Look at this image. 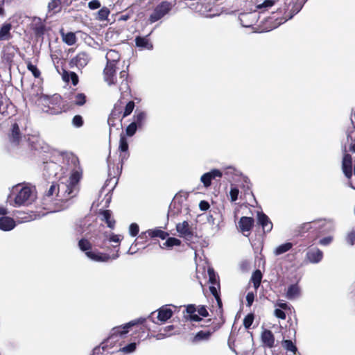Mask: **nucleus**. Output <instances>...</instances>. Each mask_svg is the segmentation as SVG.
I'll return each mask as SVG.
<instances>
[{"label": "nucleus", "mask_w": 355, "mask_h": 355, "mask_svg": "<svg viewBox=\"0 0 355 355\" xmlns=\"http://www.w3.org/2000/svg\"><path fill=\"white\" fill-rule=\"evenodd\" d=\"M80 178V172L76 170L68 179L62 180L58 184H51L43 197L44 209L49 212L60 211L65 209L67 207H62V205L59 204L77 195Z\"/></svg>", "instance_id": "1"}, {"label": "nucleus", "mask_w": 355, "mask_h": 355, "mask_svg": "<svg viewBox=\"0 0 355 355\" xmlns=\"http://www.w3.org/2000/svg\"><path fill=\"white\" fill-rule=\"evenodd\" d=\"M10 142L14 147H18L21 153L28 154L33 150H45L46 144L37 135L21 137L19 125L15 123L12 125L11 132L9 136Z\"/></svg>", "instance_id": "2"}, {"label": "nucleus", "mask_w": 355, "mask_h": 355, "mask_svg": "<svg viewBox=\"0 0 355 355\" xmlns=\"http://www.w3.org/2000/svg\"><path fill=\"white\" fill-rule=\"evenodd\" d=\"M36 198L35 189L27 184H18L10 189L8 202L14 207L28 206Z\"/></svg>", "instance_id": "3"}, {"label": "nucleus", "mask_w": 355, "mask_h": 355, "mask_svg": "<svg viewBox=\"0 0 355 355\" xmlns=\"http://www.w3.org/2000/svg\"><path fill=\"white\" fill-rule=\"evenodd\" d=\"M31 100L40 107L44 112L47 114L53 115L58 114L63 111L62 98L58 94L48 96L37 93L35 96H34V94H32Z\"/></svg>", "instance_id": "4"}, {"label": "nucleus", "mask_w": 355, "mask_h": 355, "mask_svg": "<svg viewBox=\"0 0 355 355\" xmlns=\"http://www.w3.org/2000/svg\"><path fill=\"white\" fill-rule=\"evenodd\" d=\"M78 247L80 250L85 252L86 256L92 261L97 262H107L110 259H116L119 257L118 254L119 249L116 254L112 257L107 254L100 252L97 250H91L92 244L89 241L85 238H82L78 241Z\"/></svg>", "instance_id": "5"}, {"label": "nucleus", "mask_w": 355, "mask_h": 355, "mask_svg": "<svg viewBox=\"0 0 355 355\" xmlns=\"http://www.w3.org/2000/svg\"><path fill=\"white\" fill-rule=\"evenodd\" d=\"M148 114L146 111L137 109L135 111L132 121L126 128L125 132L129 137L133 136L137 129H142L147 121Z\"/></svg>", "instance_id": "6"}, {"label": "nucleus", "mask_w": 355, "mask_h": 355, "mask_svg": "<svg viewBox=\"0 0 355 355\" xmlns=\"http://www.w3.org/2000/svg\"><path fill=\"white\" fill-rule=\"evenodd\" d=\"M119 150H120L119 158L121 162V167H117L116 171H115L114 165L112 166V164L110 162V157H108L107 166L110 175L116 176V175L120 174L121 172L123 162L126 160L129 157L128 144L126 138L124 136H122L120 138Z\"/></svg>", "instance_id": "7"}, {"label": "nucleus", "mask_w": 355, "mask_h": 355, "mask_svg": "<svg viewBox=\"0 0 355 355\" xmlns=\"http://www.w3.org/2000/svg\"><path fill=\"white\" fill-rule=\"evenodd\" d=\"M96 223L91 217H85L77 220L73 226V232L76 236H79L83 234L89 235L92 234L96 226Z\"/></svg>", "instance_id": "8"}, {"label": "nucleus", "mask_w": 355, "mask_h": 355, "mask_svg": "<svg viewBox=\"0 0 355 355\" xmlns=\"http://www.w3.org/2000/svg\"><path fill=\"white\" fill-rule=\"evenodd\" d=\"M334 224L331 220L319 219L312 222L305 223L301 226L302 231H308L311 229L320 230L321 232L332 231Z\"/></svg>", "instance_id": "9"}, {"label": "nucleus", "mask_w": 355, "mask_h": 355, "mask_svg": "<svg viewBox=\"0 0 355 355\" xmlns=\"http://www.w3.org/2000/svg\"><path fill=\"white\" fill-rule=\"evenodd\" d=\"M172 8L173 5L171 2L162 1L153 10L152 12L149 15L148 21L150 24H153L160 20L169 13Z\"/></svg>", "instance_id": "10"}, {"label": "nucleus", "mask_w": 355, "mask_h": 355, "mask_svg": "<svg viewBox=\"0 0 355 355\" xmlns=\"http://www.w3.org/2000/svg\"><path fill=\"white\" fill-rule=\"evenodd\" d=\"M307 0H286L285 11L286 21L291 19L295 15L298 13L302 8L304 4Z\"/></svg>", "instance_id": "11"}, {"label": "nucleus", "mask_w": 355, "mask_h": 355, "mask_svg": "<svg viewBox=\"0 0 355 355\" xmlns=\"http://www.w3.org/2000/svg\"><path fill=\"white\" fill-rule=\"evenodd\" d=\"M90 60V55L87 53L82 51L71 58L69 64L71 68H76L78 70H82L87 65Z\"/></svg>", "instance_id": "12"}, {"label": "nucleus", "mask_w": 355, "mask_h": 355, "mask_svg": "<svg viewBox=\"0 0 355 355\" xmlns=\"http://www.w3.org/2000/svg\"><path fill=\"white\" fill-rule=\"evenodd\" d=\"M145 320V318H139L136 320H133L123 325L115 327L112 329V336H122L128 333L129 329L131 327L139 324H142Z\"/></svg>", "instance_id": "13"}, {"label": "nucleus", "mask_w": 355, "mask_h": 355, "mask_svg": "<svg viewBox=\"0 0 355 355\" xmlns=\"http://www.w3.org/2000/svg\"><path fill=\"white\" fill-rule=\"evenodd\" d=\"M176 230L179 236L187 241H191L194 236L193 232L189 223L186 220L176 225Z\"/></svg>", "instance_id": "14"}, {"label": "nucleus", "mask_w": 355, "mask_h": 355, "mask_svg": "<svg viewBox=\"0 0 355 355\" xmlns=\"http://www.w3.org/2000/svg\"><path fill=\"white\" fill-rule=\"evenodd\" d=\"M116 66L106 64L103 70L104 80L109 85H112L117 83L116 76Z\"/></svg>", "instance_id": "15"}, {"label": "nucleus", "mask_w": 355, "mask_h": 355, "mask_svg": "<svg viewBox=\"0 0 355 355\" xmlns=\"http://www.w3.org/2000/svg\"><path fill=\"white\" fill-rule=\"evenodd\" d=\"M223 176L222 172L218 169H212L209 172L204 173L201 178L200 181L205 187H209L211 184V180L216 178H221Z\"/></svg>", "instance_id": "16"}, {"label": "nucleus", "mask_w": 355, "mask_h": 355, "mask_svg": "<svg viewBox=\"0 0 355 355\" xmlns=\"http://www.w3.org/2000/svg\"><path fill=\"white\" fill-rule=\"evenodd\" d=\"M96 236L98 237L99 239L103 240V243L106 241H108L110 243H114L116 245H113V248H119L121 241H122L123 236L121 234H115L114 233H107L105 232L102 235L96 234ZM103 243H102L103 245Z\"/></svg>", "instance_id": "17"}, {"label": "nucleus", "mask_w": 355, "mask_h": 355, "mask_svg": "<svg viewBox=\"0 0 355 355\" xmlns=\"http://www.w3.org/2000/svg\"><path fill=\"white\" fill-rule=\"evenodd\" d=\"M302 290L297 284H291L286 292L285 296L288 300H295L300 297Z\"/></svg>", "instance_id": "18"}, {"label": "nucleus", "mask_w": 355, "mask_h": 355, "mask_svg": "<svg viewBox=\"0 0 355 355\" xmlns=\"http://www.w3.org/2000/svg\"><path fill=\"white\" fill-rule=\"evenodd\" d=\"M342 169L345 175L350 178L352 175V159L349 154L345 153L343 158Z\"/></svg>", "instance_id": "19"}, {"label": "nucleus", "mask_w": 355, "mask_h": 355, "mask_svg": "<svg viewBox=\"0 0 355 355\" xmlns=\"http://www.w3.org/2000/svg\"><path fill=\"white\" fill-rule=\"evenodd\" d=\"M257 12L243 13L240 15V21L243 26L250 27L257 20Z\"/></svg>", "instance_id": "20"}, {"label": "nucleus", "mask_w": 355, "mask_h": 355, "mask_svg": "<svg viewBox=\"0 0 355 355\" xmlns=\"http://www.w3.org/2000/svg\"><path fill=\"white\" fill-rule=\"evenodd\" d=\"M258 223L262 227L263 232H270L272 229V223L268 216L263 212L257 214Z\"/></svg>", "instance_id": "21"}, {"label": "nucleus", "mask_w": 355, "mask_h": 355, "mask_svg": "<svg viewBox=\"0 0 355 355\" xmlns=\"http://www.w3.org/2000/svg\"><path fill=\"white\" fill-rule=\"evenodd\" d=\"M98 217L101 221L105 222L108 227L110 229L114 228L115 220L112 218V211L110 210H101L98 213Z\"/></svg>", "instance_id": "22"}, {"label": "nucleus", "mask_w": 355, "mask_h": 355, "mask_svg": "<svg viewBox=\"0 0 355 355\" xmlns=\"http://www.w3.org/2000/svg\"><path fill=\"white\" fill-rule=\"evenodd\" d=\"M323 253L318 248L310 249L306 252V258L312 263H318L322 259Z\"/></svg>", "instance_id": "23"}, {"label": "nucleus", "mask_w": 355, "mask_h": 355, "mask_svg": "<svg viewBox=\"0 0 355 355\" xmlns=\"http://www.w3.org/2000/svg\"><path fill=\"white\" fill-rule=\"evenodd\" d=\"M173 315V311L167 305L162 306L157 310V320L164 322L170 319Z\"/></svg>", "instance_id": "24"}, {"label": "nucleus", "mask_w": 355, "mask_h": 355, "mask_svg": "<svg viewBox=\"0 0 355 355\" xmlns=\"http://www.w3.org/2000/svg\"><path fill=\"white\" fill-rule=\"evenodd\" d=\"M254 224V219L251 217L243 216L239 221V227L242 232H250Z\"/></svg>", "instance_id": "25"}, {"label": "nucleus", "mask_w": 355, "mask_h": 355, "mask_svg": "<svg viewBox=\"0 0 355 355\" xmlns=\"http://www.w3.org/2000/svg\"><path fill=\"white\" fill-rule=\"evenodd\" d=\"M15 221L10 217L3 216L0 218V229L3 231H10L15 228Z\"/></svg>", "instance_id": "26"}, {"label": "nucleus", "mask_w": 355, "mask_h": 355, "mask_svg": "<svg viewBox=\"0 0 355 355\" xmlns=\"http://www.w3.org/2000/svg\"><path fill=\"white\" fill-rule=\"evenodd\" d=\"M128 73L125 70H122L120 72L119 79L121 80L119 83V90L122 94L127 92L129 90V85L128 83Z\"/></svg>", "instance_id": "27"}, {"label": "nucleus", "mask_w": 355, "mask_h": 355, "mask_svg": "<svg viewBox=\"0 0 355 355\" xmlns=\"http://www.w3.org/2000/svg\"><path fill=\"white\" fill-rule=\"evenodd\" d=\"M135 44L137 47L142 49H146L148 50H152L153 49V45L148 38V35L146 37H136Z\"/></svg>", "instance_id": "28"}, {"label": "nucleus", "mask_w": 355, "mask_h": 355, "mask_svg": "<svg viewBox=\"0 0 355 355\" xmlns=\"http://www.w3.org/2000/svg\"><path fill=\"white\" fill-rule=\"evenodd\" d=\"M261 340L264 345L269 348H272L275 343V337L270 330H264L261 334Z\"/></svg>", "instance_id": "29"}, {"label": "nucleus", "mask_w": 355, "mask_h": 355, "mask_svg": "<svg viewBox=\"0 0 355 355\" xmlns=\"http://www.w3.org/2000/svg\"><path fill=\"white\" fill-rule=\"evenodd\" d=\"M107 64L110 65H116L120 60L119 53L115 50H110L106 53Z\"/></svg>", "instance_id": "30"}, {"label": "nucleus", "mask_w": 355, "mask_h": 355, "mask_svg": "<svg viewBox=\"0 0 355 355\" xmlns=\"http://www.w3.org/2000/svg\"><path fill=\"white\" fill-rule=\"evenodd\" d=\"M60 35L62 41L69 46H72L76 44L77 41L75 33L72 32L64 33L63 30L60 31Z\"/></svg>", "instance_id": "31"}, {"label": "nucleus", "mask_w": 355, "mask_h": 355, "mask_svg": "<svg viewBox=\"0 0 355 355\" xmlns=\"http://www.w3.org/2000/svg\"><path fill=\"white\" fill-rule=\"evenodd\" d=\"M142 234H148V236H150L151 238L159 237L162 239H165L168 236L167 232H164L158 228L154 230H148L142 233Z\"/></svg>", "instance_id": "32"}, {"label": "nucleus", "mask_w": 355, "mask_h": 355, "mask_svg": "<svg viewBox=\"0 0 355 355\" xmlns=\"http://www.w3.org/2000/svg\"><path fill=\"white\" fill-rule=\"evenodd\" d=\"M12 26L10 24H4L0 29V40H8L11 38L10 30Z\"/></svg>", "instance_id": "33"}, {"label": "nucleus", "mask_w": 355, "mask_h": 355, "mask_svg": "<svg viewBox=\"0 0 355 355\" xmlns=\"http://www.w3.org/2000/svg\"><path fill=\"white\" fill-rule=\"evenodd\" d=\"M211 335L210 331H200L193 339V343H198L202 340H208Z\"/></svg>", "instance_id": "34"}, {"label": "nucleus", "mask_w": 355, "mask_h": 355, "mask_svg": "<svg viewBox=\"0 0 355 355\" xmlns=\"http://www.w3.org/2000/svg\"><path fill=\"white\" fill-rule=\"evenodd\" d=\"M62 78L66 82H69L71 80L73 85H76L78 83V77L75 72H67L64 71L62 75Z\"/></svg>", "instance_id": "35"}, {"label": "nucleus", "mask_w": 355, "mask_h": 355, "mask_svg": "<svg viewBox=\"0 0 355 355\" xmlns=\"http://www.w3.org/2000/svg\"><path fill=\"white\" fill-rule=\"evenodd\" d=\"M292 246H293V244L291 243H289V242L285 243L284 244H282V245L277 246L275 248L274 253L277 256L282 254L288 252V250H290L291 249Z\"/></svg>", "instance_id": "36"}, {"label": "nucleus", "mask_w": 355, "mask_h": 355, "mask_svg": "<svg viewBox=\"0 0 355 355\" xmlns=\"http://www.w3.org/2000/svg\"><path fill=\"white\" fill-rule=\"evenodd\" d=\"M262 279V274L259 270H255L251 277L255 291L259 287Z\"/></svg>", "instance_id": "37"}, {"label": "nucleus", "mask_w": 355, "mask_h": 355, "mask_svg": "<svg viewBox=\"0 0 355 355\" xmlns=\"http://www.w3.org/2000/svg\"><path fill=\"white\" fill-rule=\"evenodd\" d=\"M181 244V241L175 237H169L167 240L163 243L162 248H171L174 246H179Z\"/></svg>", "instance_id": "38"}, {"label": "nucleus", "mask_w": 355, "mask_h": 355, "mask_svg": "<svg viewBox=\"0 0 355 355\" xmlns=\"http://www.w3.org/2000/svg\"><path fill=\"white\" fill-rule=\"evenodd\" d=\"M60 0H51L48 4V11L49 12L56 13L60 10Z\"/></svg>", "instance_id": "39"}, {"label": "nucleus", "mask_w": 355, "mask_h": 355, "mask_svg": "<svg viewBox=\"0 0 355 355\" xmlns=\"http://www.w3.org/2000/svg\"><path fill=\"white\" fill-rule=\"evenodd\" d=\"M207 272L209 275V283L212 285H217L218 287H220L218 276L215 273L214 269L211 268H209Z\"/></svg>", "instance_id": "40"}, {"label": "nucleus", "mask_w": 355, "mask_h": 355, "mask_svg": "<svg viewBox=\"0 0 355 355\" xmlns=\"http://www.w3.org/2000/svg\"><path fill=\"white\" fill-rule=\"evenodd\" d=\"M71 100L74 104L80 106L85 104L86 101V96L83 93H78L74 94V96L71 98Z\"/></svg>", "instance_id": "41"}, {"label": "nucleus", "mask_w": 355, "mask_h": 355, "mask_svg": "<svg viewBox=\"0 0 355 355\" xmlns=\"http://www.w3.org/2000/svg\"><path fill=\"white\" fill-rule=\"evenodd\" d=\"M110 12V10L107 8L103 7L98 10L97 19L100 21H104L107 19Z\"/></svg>", "instance_id": "42"}, {"label": "nucleus", "mask_w": 355, "mask_h": 355, "mask_svg": "<svg viewBox=\"0 0 355 355\" xmlns=\"http://www.w3.org/2000/svg\"><path fill=\"white\" fill-rule=\"evenodd\" d=\"M282 346L287 351L293 352L294 354L297 352V347L290 340H285L282 342Z\"/></svg>", "instance_id": "43"}, {"label": "nucleus", "mask_w": 355, "mask_h": 355, "mask_svg": "<svg viewBox=\"0 0 355 355\" xmlns=\"http://www.w3.org/2000/svg\"><path fill=\"white\" fill-rule=\"evenodd\" d=\"M71 124L74 128H78L83 125L84 121L83 118L80 115H76L73 117Z\"/></svg>", "instance_id": "44"}, {"label": "nucleus", "mask_w": 355, "mask_h": 355, "mask_svg": "<svg viewBox=\"0 0 355 355\" xmlns=\"http://www.w3.org/2000/svg\"><path fill=\"white\" fill-rule=\"evenodd\" d=\"M136 346H137V345L135 343H131L127 345L126 346L121 348L119 349V351L121 352H123L125 354L132 353L135 351Z\"/></svg>", "instance_id": "45"}, {"label": "nucleus", "mask_w": 355, "mask_h": 355, "mask_svg": "<svg viewBox=\"0 0 355 355\" xmlns=\"http://www.w3.org/2000/svg\"><path fill=\"white\" fill-rule=\"evenodd\" d=\"M173 329H174L173 325H168V326L164 327L162 329L163 332H160L159 334H157V338L160 339V338H163L164 337L170 336L171 335V334H169L168 331L173 330Z\"/></svg>", "instance_id": "46"}, {"label": "nucleus", "mask_w": 355, "mask_h": 355, "mask_svg": "<svg viewBox=\"0 0 355 355\" xmlns=\"http://www.w3.org/2000/svg\"><path fill=\"white\" fill-rule=\"evenodd\" d=\"M135 108V103L133 101H129L125 107L123 114V117L125 118L130 115Z\"/></svg>", "instance_id": "47"}, {"label": "nucleus", "mask_w": 355, "mask_h": 355, "mask_svg": "<svg viewBox=\"0 0 355 355\" xmlns=\"http://www.w3.org/2000/svg\"><path fill=\"white\" fill-rule=\"evenodd\" d=\"M27 69L32 73L35 78H39L40 76V71L31 62H28Z\"/></svg>", "instance_id": "48"}, {"label": "nucleus", "mask_w": 355, "mask_h": 355, "mask_svg": "<svg viewBox=\"0 0 355 355\" xmlns=\"http://www.w3.org/2000/svg\"><path fill=\"white\" fill-rule=\"evenodd\" d=\"M254 321V315L252 313L247 315L243 319V325L245 329H249Z\"/></svg>", "instance_id": "49"}, {"label": "nucleus", "mask_w": 355, "mask_h": 355, "mask_svg": "<svg viewBox=\"0 0 355 355\" xmlns=\"http://www.w3.org/2000/svg\"><path fill=\"white\" fill-rule=\"evenodd\" d=\"M218 286L217 285H212L209 286V291L215 297L216 300H217V302L218 303L219 306L221 304V301L219 297V295L218 293Z\"/></svg>", "instance_id": "50"}, {"label": "nucleus", "mask_w": 355, "mask_h": 355, "mask_svg": "<svg viewBox=\"0 0 355 355\" xmlns=\"http://www.w3.org/2000/svg\"><path fill=\"white\" fill-rule=\"evenodd\" d=\"M239 193V190L235 187H232L230 191V199L232 202H234L238 199V196Z\"/></svg>", "instance_id": "51"}, {"label": "nucleus", "mask_w": 355, "mask_h": 355, "mask_svg": "<svg viewBox=\"0 0 355 355\" xmlns=\"http://www.w3.org/2000/svg\"><path fill=\"white\" fill-rule=\"evenodd\" d=\"M346 241L350 245H353L355 243V230H352L347 234Z\"/></svg>", "instance_id": "52"}, {"label": "nucleus", "mask_w": 355, "mask_h": 355, "mask_svg": "<svg viewBox=\"0 0 355 355\" xmlns=\"http://www.w3.org/2000/svg\"><path fill=\"white\" fill-rule=\"evenodd\" d=\"M139 228L137 223H132L129 227V234L132 236H135L139 233Z\"/></svg>", "instance_id": "53"}, {"label": "nucleus", "mask_w": 355, "mask_h": 355, "mask_svg": "<svg viewBox=\"0 0 355 355\" xmlns=\"http://www.w3.org/2000/svg\"><path fill=\"white\" fill-rule=\"evenodd\" d=\"M88 7L91 10H96L101 7V3L98 0H92L88 3Z\"/></svg>", "instance_id": "54"}, {"label": "nucleus", "mask_w": 355, "mask_h": 355, "mask_svg": "<svg viewBox=\"0 0 355 355\" xmlns=\"http://www.w3.org/2000/svg\"><path fill=\"white\" fill-rule=\"evenodd\" d=\"M333 241V237L331 236H329L324 238L321 239L319 241V243L321 245L327 246L329 245Z\"/></svg>", "instance_id": "55"}, {"label": "nucleus", "mask_w": 355, "mask_h": 355, "mask_svg": "<svg viewBox=\"0 0 355 355\" xmlns=\"http://www.w3.org/2000/svg\"><path fill=\"white\" fill-rule=\"evenodd\" d=\"M254 300V293L252 292L248 293L246 295L247 306H251Z\"/></svg>", "instance_id": "56"}, {"label": "nucleus", "mask_w": 355, "mask_h": 355, "mask_svg": "<svg viewBox=\"0 0 355 355\" xmlns=\"http://www.w3.org/2000/svg\"><path fill=\"white\" fill-rule=\"evenodd\" d=\"M275 315L282 320L286 319V313L280 309H276L275 310Z\"/></svg>", "instance_id": "57"}, {"label": "nucleus", "mask_w": 355, "mask_h": 355, "mask_svg": "<svg viewBox=\"0 0 355 355\" xmlns=\"http://www.w3.org/2000/svg\"><path fill=\"white\" fill-rule=\"evenodd\" d=\"M103 351H104L103 347H100V346L96 347L93 349V352H92V355H102Z\"/></svg>", "instance_id": "58"}, {"label": "nucleus", "mask_w": 355, "mask_h": 355, "mask_svg": "<svg viewBox=\"0 0 355 355\" xmlns=\"http://www.w3.org/2000/svg\"><path fill=\"white\" fill-rule=\"evenodd\" d=\"M187 313L189 314V316L191 315L193 313H196V306L193 304H189L187 306Z\"/></svg>", "instance_id": "59"}, {"label": "nucleus", "mask_w": 355, "mask_h": 355, "mask_svg": "<svg viewBox=\"0 0 355 355\" xmlns=\"http://www.w3.org/2000/svg\"><path fill=\"white\" fill-rule=\"evenodd\" d=\"M198 315H200L202 317H206L208 315V312L205 306L199 307L198 309Z\"/></svg>", "instance_id": "60"}, {"label": "nucleus", "mask_w": 355, "mask_h": 355, "mask_svg": "<svg viewBox=\"0 0 355 355\" xmlns=\"http://www.w3.org/2000/svg\"><path fill=\"white\" fill-rule=\"evenodd\" d=\"M277 306L282 310H287L290 309L289 305L286 302H278Z\"/></svg>", "instance_id": "61"}, {"label": "nucleus", "mask_w": 355, "mask_h": 355, "mask_svg": "<svg viewBox=\"0 0 355 355\" xmlns=\"http://www.w3.org/2000/svg\"><path fill=\"white\" fill-rule=\"evenodd\" d=\"M199 207H200L201 210H207V209H209V205L206 201H201L200 202Z\"/></svg>", "instance_id": "62"}, {"label": "nucleus", "mask_w": 355, "mask_h": 355, "mask_svg": "<svg viewBox=\"0 0 355 355\" xmlns=\"http://www.w3.org/2000/svg\"><path fill=\"white\" fill-rule=\"evenodd\" d=\"M189 318L191 320L195 321V322L201 320V318H200V316L196 313H193L191 315H190Z\"/></svg>", "instance_id": "63"}, {"label": "nucleus", "mask_w": 355, "mask_h": 355, "mask_svg": "<svg viewBox=\"0 0 355 355\" xmlns=\"http://www.w3.org/2000/svg\"><path fill=\"white\" fill-rule=\"evenodd\" d=\"M36 32L37 34H43L44 32V26L43 25L38 26L36 28Z\"/></svg>", "instance_id": "64"}]
</instances>
